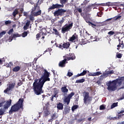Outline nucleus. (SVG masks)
<instances>
[{"label": "nucleus", "instance_id": "obj_1", "mask_svg": "<svg viewBox=\"0 0 124 124\" xmlns=\"http://www.w3.org/2000/svg\"><path fill=\"white\" fill-rule=\"evenodd\" d=\"M37 72L39 75H42L39 79H36L33 83V90L35 94L39 95L43 93L42 88L46 81H50L49 78V73L46 70H44L42 67H38L37 68Z\"/></svg>", "mask_w": 124, "mask_h": 124}, {"label": "nucleus", "instance_id": "obj_2", "mask_svg": "<svg viewBox=\"0 0 124 124\" xmlns=\"http://www.w3.org/2000/svg\"><path fill=\"white\" fill-rule=\"evenodd\" d=\"M124 78H120L118 79H115L112 82L109 81L108 84V91H116L117 87H120L121 85L124 86Z\"/></svg>", "mask_w": 124, "mask_h": 124}, {"label": "nucleus", "instance_id": "obj_3", "mask_svg": "<svg viewBox=\"0 0 124 124\" xmlns=\"http://www.w3.org/2000/svg\"><path fill=\"white\" fill-rule=\"evenodd\" d=\"M24 99H19L17 103L11 107V110L9 111V114H12L13 112L18 111L20 108L23 107Z\"/></svg>", "mask_w": 124, "mask_h": 124}, {"label": "nucleus", "instance_id": "obj_4", "mask_svg": "<svg viewBox=\"0 0 124 124\" xmlns=\"http://www.w3.org/2000/svg\"><path fill=\"white\" fill-rule=\"evenodd\" d=\"M83 100L85 104H88L92 101V97L89 95V93L84 92L83 93Z\"/></svg>", "mask_w": 124, "mask_h": 124}, {"label": "nucleus", "instance_id": "obj_5", "mask_svg": "<svg viewBox=\"0 0 124 124\" xmlns=\"http://www.w3.org/2000/svg\"><path fill=\"white\" fill-rule=\"evenodd\" d=\"M31 13L32 15L36 16L41 15V11L40 10V9H39V7H35L32 9Z\"/></svg>", "mask_w": 124, "mask_h": 124}, {"label": "nucleus", "instance_id": "obj_6", "mask_svg": "<svg viewBox=\"0 0 124 124\" xmlns=\"http://www.w3.org/2000/svg\"><path fill=\"white\" fill-rule=\"evenodd\" d=\"M72 26H73V23H71L68 25H65L62 27V31L63 33L66 32V31H68L69 30H70L72 28Z\"/></svg>", "mask_w": 124, "mask_h": 124}, {"label": "nucleus", "instance_id": "obj_7", "mask_svg": "<svg viewBox=\"0 0 124 124\" xmlns=\"http://www.w3.org/2000/svg\"><path fill=\"white\" fill-rule=\"evenodd\" d=\"M64 12H66V10L63 9H58L55 11L54 13V16H62V14H64Z\"/></svg>", "mask_w": 124, "mask_h": 124}, {"label": "nucleus", "instance_id": "obj_8", "mask_svg": "<svg viewBox=\"0 0 124 124\" xmlns=\"http://www.w3.org/2000/svg\"><path fill=\"white\" fill-rule=\"evenodd\" d=\"M12 101V100L10 99L9 101L2 102V105L4 109H8V108L11 105Z\"/></svg>", "mask_w": 124, "mask_h": 124}, {"label": "nucleus", "instance_id": "obj_9", "mask_svg": "<svg viewBox=\"0 0 124 124\" xmlns=\"http://www.w3.org/2000/svg\"><path fill=\"white\" fill-rule=\"evenodd\" d=\"M15 86V83H12L9 85L8 87L7 88L6 90H5L4 91V93H6L9 91H11L14 88V87Z\"/></svg>", "mask_w": 124, "mask_h": 124}, {"label": "nucleus", "instance_id": "obj_10", "mask_svg": "<svg viewBox=\"0 0 124 124\" xmlns=\"http://www.w3.org/2000/svg\"><path fill=\"white\" fill-rule=\"evenodd\" d=\"M61 7H63V5H61L57 3L55 4H53L52 6L48 9L49 10H51V9H55V8H60Z\"/></svg>", "mask_w": 124, "mask_h": 124}, {"label": "nucleus", "instance_id": "obj_11", "mask_svg": "<svg viewBox=\"0 0 124 124\" xmlns=\"http://www.w3.org/2000/svg\"><path fill=\"white\" fill-rule=\"evenodd\" d=\"M101 73H100V72L89 73V74H88V76H99V75H101Z\"/></svg>", "mask_w": 124, "mask_h": 124}, {"label": "nucleus", "instance_id": "obj_12", "mask_svg": "<svg viewBox=\"0 0 124 124\" xmlns=\"http://www.w3.org/2000/svg\"><path fill=\"white\" fill-rule=\"evenodd\" d=\"M66 62V59H64L59 62V65L60 67H64L65 66V62Z\"/></svg>", "mask_w": 124, "mask_h": 124}, {"label": "nucleus", "instance_id": "obj_13", "mask_svg": "<svg viewBox=\"0 0 124 124\" xmlns=\"http://www.w3.org/2000/svg\"><path fill=\"white\" fill-rule=\"evenodd\" d=\"M57 108L59 110H62L63 109V104L62 103H59L57 104Z\"/></svg>", "mask_w": 124, "mask_h": 124}, {"label": "nucleus", "instance_id": "obj_14", "mask_svg": "<svg viewBox=\"0 0 124 124\" xmlns=\"http://www.w3.org/2000/svg\"><path fill=\"white\" fill-rule=\"evenodd\" d=\"M64 102H65V103H66L67 105H68L69 104V102H70V98H69L68 97H66L65 96L64 98V100H63Z\"/></svg>", "mask_w": 124, "mask_h": 124}, {"label": "nucleus", "instance_id": "obj_15", "mask_svg": "<svg viewBox=\"0 0 124 124\" xmlns=\"http://www.w3.org/2000/svg\"><path fill=\"white\" fill-rule=\"evenodd\" d=\"M30 22L29 20H27V22L26 23V25L24 26L23 29L25 31H27L28 29H29V27L30 26Z\"/></svg>", "mask_w": 124, "mask_h": 124}, {"label": "nucleus", "instance_id": "obj_16", "mask_svg": "<svg viewBox=\"0 0 124 124\" xmlns=\"http://www.w3.org/2000/svg\"><path fill=\"white\" fill-rule=\"evenodd\" d=\"M20 69H21V67L19 66H17L13 68V71H14V72H17V71H19Z\"/></svg>", "mask_w": 124, "mask_h": 124}, {"label": "nucleus", "instance_id": "obj_17", "mask_svg": "<svg viewBox=\"0 0 124 124\" xmlns=\"http://www.w3.org/2000/svg\"><path fill=\"white\" fill-rule=\"evenodd\" d=\"M40 35H46V33H44V32H41L39 34H37L36 35V38L38 40L39 39Z\"/></svg>", "mask_w": 124, "mask_h": 124}, {"label": "nucleus", "instance_id": "obj_18", "mask_svg": "<svg viewBox=\"0 0 124 124\" xmlns=\"http://www.w3.org/2000/svg\"><path fill=\"white\" fill-rule=\"evenodd\" d=\"M86 74H87V71L84 70L81 73L78 74L77 75V77H79V76H84V75H86Z\"/></svg>", "mask_w": 124, "mask_h": 124}, {"label": "nucleus", "instance_id": "obj_19", "mask_svg": "<svg viewBox=\"0 0 124 124\" xmlns=\"http://www.w3.org/2000/svg\"><path fill=\"white\" fill-rule=\"evenodd\" d=\"M61 91L62 93H67V92H68V89L66 88V87H63L62 88Z\"/></svg>", "mask_w": 124, "mask_h": 124}, {"label": "nucleus", "instance_id": "obj_20", "mask_svg": "<svg viewBox=\"0 0 124 124\" xmlns=\"http://www.w3.org/2000/svg\"><path fill=\"white\" fill-rule=\"evenodd\" d=\"M70 45L69 43H66L62 45V48H68Z\"/></svg>", "mask_w": 124, "mask_h": 124}, {"label": "nucleus", "instance_id": "obj_21", "mask_svg": "<svg viewBox=\"0 0 124 124\" xmlns=\"http://www.w3.org/2000/svg\"><path fill=\"white\" fill-rule=\"evenodd\" d=\"M76 39V35H73L69 39V41H74Z\"/></svg>", "mask_w": 124, "mask_h": 124}, {"label": "nucleus", "instance_id": "obj_22", "mask_svg": "<svg viewBox=\"0 0 124 124\" xmlns=\"http://www.w3.org/2000/svg\"><path fill=\"white\" fill-rule=\"evenodd\" d=\"M117 106H118V103H114L111 106V109H113V108H115Z\"/></svg>", "mask_w": 124, "mask_h": 124}, {"label": "nucleus", "instance_id": "obj_23", "mask_svg": "<svg viewBox=\"0 0 124 124\" xmlns=\"http://www.w3.org/2000/svg\"><path fill=\"white\" fill-rule=\"evenodd\" d=\"M83 82H85V79L84 78L78 79L76 81V83H83Z\"/></svg>", "mask_w": 124, "mask_h": 124}, {"label": "nucleus", "instance_id": "obj_24", "mask_svg": "<svg viewBox=\"0 0 124 124\" xmlns=\"http://www.w3.org/2000/svg\"><path fill=\"white\" fill-rule=\"evenodd\" d=\"M76 57L74 54H71V57H69V60H75Z\"/></svg>", "mask_w": 124, "mask_h": 124}, {"label": "nucleus", "instance_id": "obj_25", "mask_svg": "<svg viewBox=\"0 0 124 124\" xmlns=\"http://www.w3.org/2000/svg\"><path fill=\"white\" fill-rule=\"evenodd\" d=\"M75 94V93L73 92H72L70 94H69L68 95V97L69 98H71V97H72L73 96V95H74Z\"/></svg>", "mask_w": 124, "mask_h": 124}, {"label": "nucleus", "instance_id": "obj_26", "mask_svg": "<svg viewBox=\"0 0 124 124\" xmlns=\"http://www.w3.org/2000/svg\"><path fill=\"white\" fill-rule=\"evenodd\" d=\"M13 65V63L12 62H9V63H7L6 64V67H11Z\"/></svg>", "mask_w": 124, "mask_h": 124}, {"label": "nucleus", "instance_id": "obj_27", "mask_svg": "<svg viewBox=\"0 0 124 124\" xmlns=\"http://www.w3.org/2000/svg\"><path fill=\"white\" fill-rule=\"evenodd\" d=\"M18 14V10H15L14 12L13 13V15L14 17L16 16Z\"/></svg>", "mask_w": 124, "mask_h": 124}, {"label": "nucleus", "instance_id": "obj_28", "mask_svg": "<svg viewBox=\"0 0 124 124\" xmlns=\"http://www.w3.org/2000/svg\"><path fill=\"white\" fill-rule=\"evenodd\" d=\"M28 35V32L27 31H24L22 34V37H26Z\"/></svg>", "mask_w": 124, "mask_h": 124}, {"label": "nucleus", "instance_id": "obj_29", "mask_svg": "<svg viewBox=\"0 0 124 124\" xmlns=\"http://www.w3.org/2000/svg\"><path fill=\"white\" fill-rule=\"evenodd\" d=\"M107 73L108 74H114V70H107Z\"/></svg>", "mask_w": 124, "mask_h": 124}, {"label": "nucleus", "instance_id": "obj_30", "mask_svg": "<svg viewBox=\"0 0 124 124\" xmlns=\"http://www.w3.org/2000/svg\"><path fill=\"white\" fill-rule=\"evenodd\" d=\"M4 110L3 109H0V116H2V115L4 114Z\"/></svg>", "mask_w": 124, "mask_h": 124}, {"label": "nucleus", "instance_id": "obj_31", "mask_svg": "<svg viewBox=\"0 0 124 124\" xmlns=\"http://www.w3.org/2000/svg\"><path fill=\"white\" fill-rule=\"evenodd\" d=\"M53 30L54 31L55 34H56V35H59V32H58V30L55 28H53Z\"/></svg>", "mask_w": 124, "mask_h": 124}, {"label": "nucleus", "instance_id": "obj_32", "mask_svg": "<svg viewBox=\"0 0 124 124\" xmlns=\"http://www.w3.org/2000/svg\"><path fill=\"white\" fill-rule=\"evenodd\" d=\"M30 19L31 21H33L34 20V17H33V15L31 13V15L30 16Z\"/></svg>", "mask_w": 124, "mask_h": 124}, {"label": "nucleus", "instance_id": "obj_33", "mask_svg": "<svg viewBox=\"0 0 124 124\" xmlns=\"http://www.w3.org/2000/svg\"><path fill=\"white\" fill-rule=\"evenodd\" d=\"M21 35H19L18 33H16L13 35V37L15 38V37H20Z\"/></svg>", "mask_w": 124, "mask_h": 124}, {"label": "nucleus", "instance_id": "obj_34", "mask_svg": "<svg viewBox=\"0 0 124 124\" xmlns=\"http://www.w3.org/2000/svg\"><path fill=\"white\" fill-rule=\"evenodd\" d=\"M55 45L56 47H58V48H60V49H62V45L55 44Z\"/></svg>", "mask_w": 124, "mask_h": 124}, {"label": "nucleus", "instance_id": "obj_35", "mask_svg": "<svg viewBox=\"0 0 124 124\" xmlns=\"http://www.w3.org/2000/svg\"><path fill=\"white\" fill-rule=\"evenodd\" d=\"M105 108H106V107L104 105H101L100 107V110H105Z\"/></svg>", "mask_w": 124, "mask_h": 124}, {"label": "nucleus", "instance_id": "obj_36", "mask_svg": "<svg viewBox=\"0 0 124 124\" xmlns=\"http://www.w3.org/2000/svg\"><path fill=\"white\" fill-rule=\"evenodd\" d=\"M6 33V32L5 31H3L0 33V36L1 37L2 36L4 35Z\"/></svg>", "mask_w": 124, "mask_h": 124}, {"label": "nucleus", "instance_id": "obj_37", "mask_svg": "<svg viewBox=\"0 0 124 124\" xmlns=\"http://www.w3.org/2000/svg\"><path fill=\"white\" fill-rule=\"evenodd\" d=\"M67 1V0H60V3L61 4H64Z\"/></svg>", "mask_w": 124, "mask_h": 124}, {"label": "nucleus", "instance_id": "obj_38", "mask_svg": "<svg viewBox=\"0 0 124 124\" xmlns=\"http://www.w3.org/2000/svg\"><path fill=\"white\" fill-rule=\"evenodd\" d=\"M64 112H65V113H69V111H70V109H69V108H65L64 109Z\"/></svg>", "mask_w": 124, "mask_h": 124}, {"label": "nucleus", "instance_id": "obj_39", "mask_svg": "<svg viewBox=\"0 0 124 124\" xmlns=\"http://www.w3.org/2000/svg\"><path fill=\"white\" fill-rule=\"evenodd\" d=\"M108 34H109V35H113L115 34V32L113 31H110L108 32Z\"/></svg>", "mask_w": 124, "mask_h": 124}, {"label": "nucleus", "instance_id": "obj_40", "mask_svg": "<svg viewBox=\"0 0 124 124\" xmlns=\"http://www.w3.org/2000/svg\"><path fill=\"white\" fill-rule=\"evenodd\" d=\"M5 25H10V24H11V21L10 20H7L5 21Z\"/></svg>", "mask_w": 124, "mask_h": 124}, {"label": "nucleus", "instance_id": "obj_41", "mask_svg": "<svg viewBox=\"0 0 124 124\" xmlns=\"http://www.w3.org/2000/svg\"><path fill=\"white\" fill-rule=\"evenodd\" d=\"M78 108V106L76 105V106H74L73 107H72V111H74V110L77 109Z\"/></svg>", "mask_w": 124, "mask_h": 124}, {"label": "nucleus", "instance_id": "obj_42", "mask_svg": "<svg viewBox=\"0 0 124 124\" xmlns=\"http://www.w3.org/2000/svg\"><path fill=\"white\" fill-rule=\"evenodd\" d=\"M121 18H122V16H115L114 17V19L115 20H119Z\"/></svg>", "mask_w": 124, "mask_h": 124}, {"label": "nucleus", "instance_id": "obj_43", "mask_svg": "<svg viewBox=\"0 0 124 124\" xmlns=\"http://www.w3.org/2000/svg\"><path fill=\"white\" fill-rule=\"evenodd\" d=\"M108 74H108V73L106 72V73H104V74H103V75H102L101 76H102V77H108Z\"/></svg>", "mask_w": 124, "mask_h": 124}, {"label": "nucleus", "instance_id": "obj_44", "mask_svg": "<svg viewBox=\"0 0 124 124\" xmlns=\"http://www.w3.org/2000/svg\"><path fill=\"white\" fill-rule=\"evenodd\" d=\"M24 16H25L26 17H29V13L24 12L23 13Z\"/></svg>", "mask_w": 124, "mask_h": 124}, {"label": "nucleus", "instance_id": "obj_45", "mask_svg": "<svg viewBox=\"0 0 124 124\" xmlns=\"http://www.w3.org/2000/svg\"><path fill=\"white\" fill-rule=\"evenodd\" d=\"M63 22H64V19H63V18H62V19H61L60 21H59V23L60 24H61V25H62V23H63Z\"/></svg>", "mask_w": 124, "mask_h": 124}, {"label": "nucleus", "instance_id": "obj_46", "mask_svg": "<svg viewBox=\"0 0 124 124\" xmlns=\"http://www.w3.org/2000/svg\"><path fill=\"white\" fill-rule=\"evenodd\" d=\"M67 75V76H69V77H71V76L73 75V74L71 72H68Z\"/></svg>", "mask_w": 124, "mask_h": 124}, {"label": "nucleus", "instance_id": "obj_47", "mask_svg": "<svg viewBox=\"0 0 124 124\" xmlns=\"http://www.w3.org/2000/svg\"><path fill=\"white\" fill-rule=\"evenodd\" d=\"M14 30L13 29H12L11 30H10V31H8V34H11V33H12V32H13Z\"/></svg>", "mask_w": 124, "mask_h": 124}, {"label": "nucleus", "instance_id": "obj_48", "mask_svg": "<svg viewBox=\"0 0 124 124\" xmlns=\"http://www.w3.org/2000/svg\"><path fill=\"white\" fill-rule=\"evenodd\" d=\"M44 115L45 116H48V115H49V111H45L44 112Z\"/></svg>", "mask_w": 124, "mask_h": 124}, {"label": "nucleus", "instance_id": "obj_49", "mask_svg": "<svg viewBox=\"0 0 124 124\" xmlns=\"http://www.w3.org/2000/svg\"><path fill=\"white\" fill-rule=\"evenodd\" d=\"M117 57L118 58V59H121V58H122V54H117Z\"/></svg>", "mask_w": 124, "mask_h": 124}, {"label": "nucleus", "instance_id": "obj_50", "mask_svg": "<svg viewBox=\"0 0 124 124\" xmlns=\"http://www.w3.org/2000/svg\"><path fill=\"white\" fill-rule=\"evenodd\" d=\"M43 0H38V4H41V2H43Z\"/></svg>", "mask_w": 124, "mask_h": 124}, {"label": "nucleus", "instance_id": "obj_51", "mask_svg": "<svg viewBox=\"0 0 124 124\" xmlns=\"http://www.w3.org/2000/svg\"><path fill=\"white\" fill-rule=\"evenodd\" d=\"M89 0H85L83 2L84 4H87V3H88Z\"/></svg>", "mask_w": 124, "mask_h": 124}, {"label": "nucleus", "instance_id": "obj_52", "mask_svg": "<svg viewBox=\"0 0 124 124\" xmlns=\"http://www.w3.org/2000/svg\"><path fill=\"white\" fill-rule=\"evenodd\" d=\"M97 84H98V85H100L101 84V81L100 80H98L97 82Z\"/></svg>", "mask_w": 124, "mask_h": 124}, {"label": "nucleus", "instance_id": "obj_53", "mask_svg": "<svg viewBox=\"0 0 124 124\" xmlns=\"http://www.w3.org/2000/svg\"><path fill=\"white\" fill-rule=\"evenodd\" d=\"M78 12H79V13H81V12H82V9L79 8L78 9Z\"/></svg>", "mask_w": 124, "mask_h": 124}, {"label": "nucleus", "instance_id": "obj_54", "mask_svg": "<svg viewBox=\"0 0 124 124\" xmlns=\"http://www.w3.org/2000/svg\"><path fill=\"white\" fill-rule=\"evenodd\" d=\"M107 5H108V6H110V5H111V2H108L107 3Z\"/></svg>", "mask_w": 124, "mask_h": 124}, {"label": "nucleus", "instance_id": "obj_55", "mask_svg": "<svg viewBox=\"0 0 124 124\" xmlns=\"http://www.w3.org/2000/svg\"><path fill=\"white\" fill-rule=\"evenodd\" d=\"M112 20V18H108V19H107V20H106V22H107V21H110V20Z\"/></svg>", "mask_w": 124, "mask_h": 124}, {"label": "nucleus", "instance_id": "obj_56", "mask_svg": "<svg viewBox=\"0 0 124 124\" xmlns=\"http://www.w3.org/2000/svg\"><path fill=\"white\" fill-rule=\"evenodd\" d=\"M117 124H124V121L122 122H119Z\"/></svg>", "mask_w": 124, "mask_h": 124}, {"label": "nucleus", "instance_id": "obj_57", "mask_svg": "<svg viewBox=\"0 0 124 124\" xmlns=\"http://www.w3.org/2000/svg\"><path fill=\"white\" fill-rule=\"evenodd\" d=\"M55 96H56V95L52 96V98H51L52 101H53V99H54V97H55Z\"/></svg>", "mask_w": 124, "mask_h": 124}, {"label": "nucleus", "instance_id": "obj_58", "mask_svg": "<svg viewBox=\"0 0 124 124\" xmlns=\"http://www.w3.org/2000/svg\"><path fill=\"white\" fill-rule=\"evenodd\" d=\"M119 113H124V108L123 110H122L121 111H120Z\"/></svg>", "mask_w": 124, "mask_h": 124}, {"label": "nucleus", "instance_id": "obj_59", "mask_svg": "<svg viewBox=\"0 0 124 124\" xmlns=\"http://www.w3.org/2000/svg\"><path fill=\"white\" fill-rule=\"evenodd\" d=\"M2 62H4V61L1 60V59H0V63L1 64V63H2Z\"/></svg>", "mask_w": 124, "mask_h": 124}, {"label": "nucleus", "instance_id": "obj_60", "mask_svg": "<svg viewBox=\"0 0 124 124\" xmlns=\"http://www.w3.org/2000/svg\"><path fill=\"white\" fill-rule=\"evenodd\" d=\"M11 41H12V39H11V38H10L9 42H11Z\"/></svg>", "mask_w": 124, "mask_h": 124}, {"label": "nucleus", "instance_id": "obj_61", "mask_svg": "<svg viewBox=\"0 0 124 124\" xmlns=\"http://www.w3.org/2000/svg\"><path fill=\"white\" fill-rule=\"evenodd\" d=\"M3 106L2 103H0V107Z\"/></svg>", "mask_w": 124, "mask_h": 124}, {"label": "nucleus", "instance_id": "obj_62", "mask_svg": "<svg viewBox=\"0 0 124 124\" xmlns=\"http://www.w3.org/2000/svg\"><path fill=\"white\" fill-rule=\"evenodd\" d=\"M123 116H124V114H121L119 116L118 118H120V117H122Z\"/></svg>", "mask_w": 124, "mask_h": 124}, {"label": "nucleus", "instance_id": "obj_63", "mask_svg": "<svg viewBox=\"0 0 124 124\" xmlns=\"http://www.w3.org/2000/svg\"><path fill=\"white\" fill-rule=\"evenodd\" d=\"M20 11H21V12H23V11H24V9H21Z\"/></svg>", "mask_w": 124, "mask_h": 124}, {"label": "nucleus", "instance_id": "obj_64", "mask_svg": "<svg viewBox=\"0 0 124 124\" xmlns=\"http://www.w3.org/2000/svg\"><path fill=\"white\" fill-rule=\"evenodd\" d=\"M13 27H14V28H16V25H14L13 26Z\"/></svg>", "mask_w": 124, "mask_h": 124}]
</instances>
